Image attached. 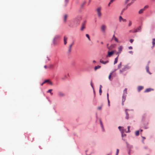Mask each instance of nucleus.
<instances>
[{"label":"nucleus","mask_w":155,"mask_h":155,"mask_svg":"<svg viewBox=\"0 0 155 155\" xmlns=\"http://www.w3.org/2000/svg\"><path fill=\"white\" fill-rule=\"evenodd\" d=\"M112 73H113V72L110 73L109 76V77H108V78H109V80H110V81H111L112 80V79L111 78V76H112Z\"/></svg>","instance_id":"nucleus-24"},{"label":"nucleus","mask_w":155,"mask_h":155,"mask_svg":"<svg viewBox=\"0 0 155 155\" xmlns=\"http://www.w3.org/2000/svg\"><path fill=\"white\" fill-rule=\"evenodd\" d=\"M148 7V6L146 5L143 8V9L145 10Z\"/></svg>","instance_id":"nucleus-34"},{"label":"nucleus","mask_w":155,"mask_h":155,"mask_svg":"<svg viewBox=\"0 0 155 155\" xmlns=\"http://www.w3.org/2000/svg\"><path fill=\"white\" fill-rule=\"evenodd\" d=\"M119 152V149H117L116 155H118Z\"/></svg>","instance_id":"nucleus-38"},{"label":"nucleus","mask_w":155,"mask_h":155,"mask_svg":"<svg viewBox=\"0 0 155 155\" xmlns=\"http://www.w3.org/2000/svg\"><path fill=\"white\" fill-rule=\"evenodd\" d=\"M52 91V89H50L47 92L48 93H50L51 94V95H52L53 94V93L51 92Z\"/></svg>","instance_id":"nucleus-27"},{"label":"nucleus","mask_w":155,"mask_h":155,"mask_svg":"<svg viewBox=\"0 0 155 155\" xmlns=\"http://www.w3.org/2000/svg\"><path fill=\"white\" fill-rule=\"evenodd\" d=\"M130 126H128V132H130Z\"/></svg>","instance_id":"nucleus-43"},{"label":"nucleus","mask_w":155,"mask_h":155,"mask_svg":"<svg viewBox=\"0 0 155 155\" xmlns=\"http://www.w3.org/2000/svg\"><path fill=\"white\" fill-rule=\"evenodd\" d=\"M109 61H104L103 60L101 59L100 60V62L101 63H102L104 64H105L108 62Z\"/></svg>","instance_id":"nucleus-13"},{"label":"nucleus","mask_w":155,"mask_h":155,"mask_svg":"<svg viewBox=\"0 0 155 155\" xmlns=\"http://www.w3.org/2000/svg\"><path fill=\"white\" fill-rule=\"evenodd\" d=\"M102 91L101 89H99V93H100V95H101V94L102 93Z\"/></svg>","instance_id":"nucleus-39"},{"label":"nucleus","mask_w":155,"mask_h":155,"mask_svg":"<svg viewBox=\"0 0 155 155\" xmlns=\"http://www.w3.org/2000/svg\"><path fill=\"white\" fill-rule=\"evenodd\" d=\"M58 94L60 97H63L64 96V94L62 92H59L58 93Z\"/></svg>","instance_id":"nucleus-16"},{"label":"nucleus","mask_w":155,"mask_h":155,"mask_svg":"<svg viewBox=\"0 0 155 155\" xmlns=\"http://www.w3.org/2000/svg\"><path fill=\"white\" fill-rule=\"evenodd\" d=\"M129 53H130L132 54V53H133V52H132V51H129Z\"/></svg>","instance_id":"nucleus-53"},{"label":"nucleus","mask_w":155,"mask_h":155,"mask_svg":"<svg viewBox=\"0 0 155 155\" xmlns=\"http://www.w3.org/2000/svg\"><path fill=\"white\" fill-rule=\"evenodd\" d=\"M110 46L112 48H113L114 47V45H111Z\"/></svg>","instance_id":"nucleus-48"},{"label":"nucleus","mask_w":155,"mask_h":155,"mask_svg":"<svg viewBox=\"0 0 155 155\" xmlns=\"http://www.w3.org/2000/svg\"><path fill=\"white\" fill-rule=\"evenodd\" d=\"M68 37L65 36H64V45H66V44H67V40H68Z\"/></svg>","instance_id":"nucleus-8"},{"label":"nucleus","mask_w":155,"mask_h":155,"mask_svg":"<svg viewBox=\"0 0 155 155\" xmlns=\"http://www.w3.org/2000/svg\"><path fill=\"white\" fill-rule=\"evenodd\" d=\"M130 43H132L133 41H134V40L133 39H130Z\"/></svg>","instance_id":"nucleus-42"},{"label":"nucleus","mask_w":155,"mask_h":155,"mask_svg":"<svg viewBox=\"0 0 155 155\" xmlns=\"http://www.w3.org/2000/svg\"><path fill=\"white\" fill-rule=\"evenodd\" d=\"M121 128H122V127H120V126H119V127H118V128H119V130H120V131H121V130H123V131H124V130H121L120 129H121Z\"/></svg>","instance_id":"nucleus-41"},{"label":"nucleus","mask_w":155,"mask_h":155,"mask_svg":"<svg viewBox=\"0 0 155 155\" xmlns=\"http://www.w3.org/2000/svg\"><path fill=\"white\" fill-rule=\"evenodd\" d=\"M71 48H70V47H69V48H68V52L69 53H70L71 52Z\"/></svg>","instance_id":"nucleus-33"},{"label":"nucleus","mask_w":155,"mask_h":155,"mask_svg":"<svg viewBox=\"0 0 155 155\" xmlns=\"http://www.w3.org/2000/svg\"><path fill=\"white\" fill-rule=\"evenodd\" d=\"M140 132H142L143 130H140Z\"/></svg>","instance_id":"nucleus-61"},{"label":"nucleus","mask_w":155,"mask_h":155,"mask_svg":"<svg viewBox=\"0 0 155 155\" xmlns=\"http://www.w3.org/2000/svg\"><path fill=\"white\" fill-rule=\"evenodd\" d=\"M101 68V66L99 65H97V66H96L94 67V70L95 71H96L97 69L100 68Z\"/></svg>","instance_id":"nucleus-18"},{"label":"nucleus","mask_w":155,"mask_h":155,"mask_svg":"<svg viewBox=\"0 0 155 155\" xmlns=\"http://www.w3.org/2000/svg\"><path fill=\"white\" fill-rule=\"evenodd\" d=\"M119 56V55L117 56L115 58L114 62V64H116L118 61V58Z\"/></svg>","instance_id":"nucleus-19"},{"label":"nucleus","mask_w":155,"mask_h":155,"mask_svg":"<svg viewBox=\"0 0 155 155\" xmlns=\"http://www.w3.org/2000/svg\"><path fill=\"white\" fill-rule=\"evenodd\" d=\"M93 63H95V62H96V61H95V60H94V61H93Z\"/></svg>","instance_id":"nucleus-55"},{"label":"nucleus","mask_w":155,"mask_h":155,"mask_svg":"<svg viewBox=\"0 0 155 155\" xmlns=\"http://www.w3.org/2000/svg\"><path fill=\"white\" fill-rule=\"evenodd\" d=\"M73 45V43H72V44H71V45H70V46H69V47H70V48H72V46Z\"/></svg>","instance_id":"nucleus-46"},{"label":"nucleus","mask_w":155,"mask_h":155,"mask_svg":"<svg viewBox=\"0 0 155 155\" xmlns=\"http://www.w3.org/2000/svg\"><path fill=\"white\" fill-rule=\"evenodd\" d=\"M86 36L87 38H88V40L89 41H90L91 40V39H90V36L88 34H86Z\"/></svg>","instance_id":"nucleus-31"},{"label":"nucleus","mask_w":155,"mask_h":155,"mask_svg":"<svg viewBox=\"0 0 155 155\" xmlns=\"http://www.w3.org/2000/svg\"><path fill=\"white\" fill-rule=\"evenodd\" d=\"M136 0H125V3L126 4L130 2V3L127 5V6L128 7L130 6V5L132 4Z\"/></svg>","instance_id":"nucleus-3"},{"label":"nucleus","mask_w":155,"mask_h":155,"mask_svg":"<svg viewBox=\"0 0 155 155\" xmlns=\"http://www.w3.org/2000/svg\"><path fill=\"white\" fill-rule=\"evenodd\" d=\"M107 155H109V154H107Z\"/></svg>","instance_id":"nucleus-63"},{"label":"nucleus","mask_w":155,"mask_h":155,"mask_svg":"<svg viewBox=\"0 0 155 155\" xmlns=\"http://www.w3.org/2000/svg\"><path fill=\"white\" fill-rule=\"evenodd\" d=\"M69 0H65V5L66 6L67 4L68 3V2Z\"/></svg>","instance_id":"nucleus-37"},{"label":"nucleus","mask_w":155,"mask_h":155,"mask_svg":"<svg viewBox=\"0 0 155 155\" xmlns=\"http://www.w3.org/2000/svg\"><path fill=\"white\" fill-rule=\"evenodd\" d=\"M106 28L107 26L105 25H102L101 27V31L103 33H105V32Z\"/></svg>","instance_id":"nucleus-5"},{"label":"nucleus","mask_w":155,"mask_h":155,"mask_svg":"<svg viewBox=\"0 0 155 155\" xmlns=\"http://www.w3.org/2000/svg\"><path fill=\"white\" fill-rule=\"evenodd\" d=\"M108 105L109 106H110V103H108Z\"/></svg>","instance_id":"nucleus-60"},{"label":"nucleus","mask_w":155,"mask_h":155,"mask_svg":"<svg viewBox=\"0 0 155 155\" xmlns=\"http://www.w3.org/2000/svg\"><path fill=\"white\" fill-rule=\"evenodd\" d=\"M114 51H108V54L107 56V57H110L113 55L114 54Z\"/></svg>","instance_id":"nucleus-6"},{"label":"nucleus","mask_w":155,"mask_h":155,"mask_svg":"<svg viewBox=\"0 0 155 155\" xmlns=\"http://www.w3.org/2000/svg\"><path fill=\"white\" fill-rule=\"evenodd\" d=\"M126 67L125 66L124 68H122V69L120 70V73H121L122 72H124V71H125L126 70Z\"/></svg>","instance_id":"nucleus-15"},{"label":"nucleus","mask_w":155,"mask_h":155,"mask_svg":"<svg viewBox=\"0 0 155 155\" xmlns=\"http://www.w3.org/2000/svg\"><path fill=\"white\" fill-rule=\"evenodd\" d=\"M102 87V86L101 85H100V89H101Z\"/></svg>","instance_id":"nucleus-51"},{"label":"nucleus","mask_w":155,"mask_h":155,"mask_svg":"<svg viewBox=\"0 0 155 155\" xmlns=\"http://www.w3.org/2000/svg\"><path fill=\"white\" fill-rule=\"evenodd\" d=\"M122 21L123 22H126V20L125 19L123 18L122 16H119V21L120 22H121V21Z\"/></svg>","instance_id":"nucleus-10"},{"label":"nucleus","mask_w":155,"mask_h":155,"mask_svg":"<svg viewBox=\"0 0 155 155\" xmlns=\"http://www.w3.org/2000/svg\"><path fill=\"white\" fill-rule=\"evenodd\" d=\"M47 58L48 59V61H49V60H50V58H49V57H47Z\"/></svg>","instance_id":"nucleus-54"},{"label":"nucleus","mask_w":155,"mask_h":155,"mask_svg":"<svg viewBox=\"0 0 155 155\" xmlns=\"http://www.w3.org/2000/svg\"><path fill=\"white\" fill-rule=\"evenodd\" d=\"M101 7H98L97 8L96 11L97 13L98 16L99 17H101Z\"/></svg>","instance_id":"nucleus-4"},{"label":"nucleus","mask_w":155,"mask_h":155,"mask_svg":"<svg viewBox=\"0 0 155 155\" xmlns=\"http://www.w3.org/2000/svg\"><path fill=\"white\" fill-rule=\"evenodd\" d=\"M114 1V0H110V2L108 4V6H110V4H111Z\"/></svg>","instance_id":"nucleus-29"},{"label":"nucleus","mask_w":155,"mask_h":155,"mask_svg":"<svg viewBox=\"0 0 155 155\" xmlns=\"http://www.w3.org/2000/svg\"><path fill=\"white\" fill-rule=\"evenodd\" d=\"M113 38H114V40L117 42H118V39L116 37H115L114 35H113Z\"/></svg>","instance_id":"nucleus-20"},{"label":"nucleus","mask_w":155,"mask_h":155,"mask_svg":"<svg viewBox=\"0 0 155 155\" xmlns=\"http://www.w3.org/2000/svg\"><path fill=\"white\" fill-rule=\"evenodd\" d=\"M122 133V137H125L126 136V134H124V130H121Z\"/></svg>","instance_id":"nucleus-25"},{"label":"nucleus","mask_w":155,"mask_h":155,"mask_svg":"<svg viewBox=\"0 0 155 155\" xmlns=\"http://www.w3.org/2000/svg\"><path fill=\"white\" fill-rule=\"evenodd\" d=\"M45 83H44V82H43V83H42L41 84V85H42H42H43V84H44Z\"/></svg>","instance_id":"nucleus-56"},{"label":"nucleus","mask_w":155,"mask_h":155,"mask_svg":"<svg viewBox=\"0 0 155 155\" xmlns=\"http://www.w3.org/2000/svg\"><path fill=\"white\" fill-rule=\"evenodd\" d=\"M135 135L137 136H138L139 135V130H137L135 132Z\"/></svg>","instance_id":"nucleus-26"},{"label":"nucleus","mask_w":155,"mask_h":155,"mask_svg":"<svg viewBox=\"0 0 155 155\" xmlns=\"http://www.w3.org/2000/svg\"><path fill=\"white\" fill-rule=\"evenodd\" d=\"M123 49V47L122 46H120L118 47V51L117 53V54H120L121 53Z\"/></svg>","instance_id":"nucleus-7"},{"label":"nucleus","mask_w":155,"mask_h":155,"mask_svg":"<svg viewBox=\"0 0 155 155\" xmlns=\"http://www.w3.org/2000/svg\"><path fill=\"white\" fill-rule=\"evenodd\" d=\"M107 99L109 98V94L108 93H107Z\"/></svg>","instance_id":"nucleus-50"},{"label":"nucleus","mask_w":155,"mask_h":155,"mask_svg":"<svg viewBox=\"0 0 155 155\" xmlns=\"http://www.w3.org/2000/svg\"><path fill=\"white\" fill-rule=\"evenodd\" d=\"M121 65H122V63L121 62H120L118 65V69H119L121 67Z\"/></svg>","instance_id":"nucleus-30"},{"label":"nucleus","mask_w":155,"mask_h":155,"mask_svg":"<svg viewBox=\"0 0 155 155\" xmlns=\"http://www.w3.org/2000/svg\"><path fill=\"white\" fill-rule=\"evenodd\" d=\"M107 48L109 50H110L111 49H112V48L110 46L109 47H107Z\"/></svg>","instance_id":"nucleus-44"},{"label":"nucleus","mask_w":155,"mask_h":155,"mask_svg":"<svg viewBox=\"0 0 155 155\" xmlns=\"http://www.w3.org/2000/svg\"><path fill=\"white\" fill-rule=\"evenodd\" d=\"M60 38V36L59 35H57L55 36V37H54V41L55 40H56L57 39H59Z\"/></svg>","instance_id":"nucleus-21"},{"label":"nucleus","mask_w":155,"mask_h":155,"mask_svg":"<svg viewBox=\"0 0 155 155\" xmlns=\"http://www.w3.org/2000/svg\"><path fill=\"white\" fill-rule=\"evenodd\" d=\"M68 17V15L67 14H64V15L63 17V20L64 23L66 22Z\"/></svg>","instance_id":"nucleus-9"},{"label":"nucleus","mask_w":155,"mask_h":155,"mask_svg":"<svg viewBox=\"0 0 155 155\" xmlns=\"http://www.w3.org/2000/svg\"><path fill=\"white\" fill-rule=\"evenodd\" d=\"M101 108H102V107L101 106V107H98V109L99 110H101Z\"/></svg>","instance_id":"nucleus-47"},{"label":"nucleus","mask_w":155,"mask_h":155,"mask_svg":"<svg viewBox=\"0 0 155 155\" xmlns=\"http://www.w3.org/2000/svg\"><path fill=\"white\" fill-rule=\"evenodd\" d=\"M127 109H126V110H125L126 113V115H127L126 116V119H128L129 118V114H128V113L127 112Z\"/></svg>","instance_id":"nucleus-23"},{"label":"nucleus","mask_w":155,"mask_h":155,"mask_svg":"<svg viewBox=\"0 0 155 155\" xmlns=\"http://www.w3.org/2000/svg\"><path fill=\"white\" fill-rule=\"evenodd\" d=\"M91 86H92V87H93V86L92 85H91Z\"/></svg>","instance_id":"nucleus-62"},{"label":"nucleus","mask_w":155,"mask_h":155,"mask_svg":"<svg viewBox=\"0 0 155 155\" xmlns=\"http://www.w3.org/2000/svg\"><path fill=\"white\" fill-rule=\"evenodd\" d=\"M101 44H103V42H101Z\"/></svg>","instance_id":"nucleus-59"},{"label":"nucleus","mask_w":155,"mask_h":155,"mask_svg":"<svg viewBox=\"0 0 155 155\" xmlns=\"http://www.w3.org/2000/svg\"><path fill=\"white\" fill-rule=\"evenodd\" d=\"M152 46L151 47L152 49H153V48L154 47L155 45V38H153L152 39Z\"/></svg>","instance_id":"nucleus-11"},{"label":"nucleus","mask_w":155,"mask_h":155,"mask_svg":"<svg viewBox=\"0 0 155 155\" xmlns=\"http://www.w3.org/2000/svg\"><path fill=\"white\" fill-rule=\"evenodd\" d=\"M81 19V16H79L77 18H74L73 20L70 21L68 25L71 28H73L77 26L79 24V22Z\"/></svg>","instance_id":"nucleus-1"},{"label":"nucleus","mask_w":155,"mask_h":155,"mask_svg":"<svg viewBox=\"0 0 155 155\" xmlns=\"http://www.w3.org/2000/svg\"><path fill=\"white\" fill-rule=\"evenodd\" d=\"M85 28V26L84 25H82V27H81V30H84Z\"/></svg>","instance_id":"nucleus-28"},{"label":"nucleus","mask_w":155,"mask_h":155,"mask_svg":"<svg viewBox=\"0 0 155 155\" xmlns=\"http://www.w3.org/2000/svg\"><path fill=\"white\" fill-rule=\"evenodd\" d=\"M143 87L142 86H139L137 87V90L138 92L140 91L143 89Z\"/></svg>","instance_id":"nucleus-14"},{"label":"nucleus","mask_w":155,"mask_h":155,"mask_svg":"<svg viewBox=\"0 0 155 155\" xmlns=\"http://www.w3.org/2000/svg\"><path fill=\"white\" fill-rule=\"evenodd\" d=\"M152 90H153V89H151L150 88H147L146 89L144 92H148L151 91Z\"/></svg>","instance_id":"nucleus-17"},{"label":"nucleus","mask_w":155,"mask_h":155,"mask_svg":"<svg viewBox=\"0 0 155 155\" xmlns=\"http://www.w3.org/2000/svg\"><path fill=\"white\" fill-rule=\"evenodd\" d=\"M44 67L45 68H47V66L46 65H45Z\"/></svg>","instance_id":"nucleus-57"},{"label":"nucleus","mask_w":155,"mask_h":155,"mask_svg":"<svg viewBox=\"0 0 155 155\" xmlns=\"http://www.w3.org/2000/svg\"><path fill=\"white\" fill-rule=\"evenodd\" d=\"M141 27L140 26L138 27V28H137L135 30L134 32H140L141 31Z\"/></svg>","instance_id":"nucleus-12"},{"label":"nucleus","mask_w":155,"mask_h":155,"mask_svg":"<svg viewBox=\"0 0 155 155\" xmlns=\"http://www.w3.org/2000/svg\"><path fill=\"white\" fill-rule=\"evenodd\" d=\"M100 123L101 127L102 128L103 130H104V127H103V124H102V121H101V120H100Z\"/></svg>","instance_id":"nucleus-32"},{"label":"nucleus","mask_w":155,"mask_h":155,"mask_svg":"<svg viewBox=\"0 0 155 155\" xmlns=\"http://www.w3.org/2000/svg\"><path fill=\"white\" fill-rule=\"evenodd\" d=\"M144 11V9H143V8L142 9H140L139 12H138V13L139 14H142V13H143V11Z\"/></svg>","instance_id":"nucleus-22"},{"label":"nucleus","mask_w":155,"mask_h":155,"mask_svg":"<svg viewBox=\"0 0 155 155\" xmlns=\"http://www.w3.org/2000/svg\"><path fill=\"white\" fill-rule=\"evenodd\" d=\"M146 69L147 71V72H149V67L148 66H147L146 67Z\"/></svg>","instance_id":"nucleus-40"},{"label":"nucleus","mask_w":155,"mask_h":155,"mask_svg":"<svg viewBox=\"0 0 155 155\" xmlns=\"http://www.w3.org/2000/svg\"><path fill=\"white\" fill-rule=\"evenodd\" d=\"M129 49H132V47L131 46H130L129 47Z\"/></svg>","instance_id":"nucleus-49"},{"label":"nucleus","mask_w":155,"mask_h":155,"mask_svg":"<svg viewBox=\"0 0 155 155\" xmlns=\"http://www.w3.org/2000/svg\"><path fill=\"white\" fill-rule=\"evenodd\" d=\"M107 99L108 103H110V101L109 100V98L108 99Z\"/></svg>","instance_id":"nucleus-52"},{"label":"nucleus","mask_w":155,"mask_h":155,"mask_svg":"<svg viewBox=\"0 0 155 155\" xmlns=\"http://www.w3.org/2000/svg\"><path fill=\"white\" fill-rule=\"evenodd\" d=\"M127 94V89L125 88L124 91L123 96L122 97V104H123V102L125 100L126 97V94Z\"/></svg>","instance_id":"nucleus-2"},{"label":"nucleus","mask_w":155,"mask_h":155,"mask_svg":"<svg viewBox=\"0 0 155 155\" xmlns=\"http://www.w3.org/2000/svg\"><path fill=\"white\" fill-rule=\"evenodd\" d=\"M49 81L50 80H45L44 82V83H47V82H49Z\"/></svg>","instance_id":"nucleus-35"},{"label":"nucleus","mask_w":155,"mask_h":155,"mask_svg":"<svg viewBox=\"0 0 155 155\" xmlns=\"http://www.w3.org/2000/svg\"><path fill=\"white\" fill-rule=\"evenodd\" d=\"M132 25V22L130 21H129V23L128 24V26H130Z\"/></svg>","instance_id":"nucleus-36"},{"label":"nucleus","mask_w":155,"mask_h":155,"mask_svg":"<svg viewBox=\"0 0 155 155\" xmlns=\"http://www.w3.org/2000/svg\"><path fill=\"white\" fill-rule=\"evenodd\" d=\"M125 142H126V143L127 145L128 144L127 142L126 141Z\"/></svg>","instance_id":"nucleus-58"},{"label":"nucleus","mask_w":155,"mask_h":155,"mask_svg":"<svg viewBox=\"0 0 155 155\" xmlns=\"http://www.w3.org/2000/svg\"><path fill=\"white\" fill-rule=\"evenodd\" d=\"M49 83L51 84V85H52L53 84L52 83L51 81H49Z\"/></svg>","instance_id":"nucleus-45"}]
</instances>
